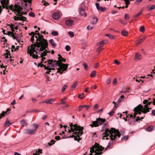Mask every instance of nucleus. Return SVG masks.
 <instances>
[{"instance_id": "obj_1", "label": "nucleus", "mask_w": 155, "mask_h": 155, "mask_svg": "<svg viewBox=\"0 0 155 155\" xmlns=\"http://www.w3.org/2000/svg\"><path fill=\"white\" fill-rule=\"evenodd\" d=\"M29 35L31 36V41L33 43L30 47H28L27 53L30 56L35 59H37L38 56L37 54L40 55V57L45 59L43 57L47 55V53L49 52L46 50L48 45L47 40L44 38L43 35L38 33V31H36L35 32H31Z\"/></svg>"}, {"instance_id": "obj_2", "label": "nucleus", "mask_w": 155, "mask_h": 155, "mask_svg": "<svg viewBox=\"0 0 155 155\" xmlns=\"http://www.w3.org/2000/svg\"><path fill=\"white\" fill-rule=\"evenodd\" d=\"M108 122H106L102 126L101 131H104L102 134V139L114 141L119 138L121 136L119 131L114 128H111L110 130L107 128Z\"/></svg>"}, {"instance_id": "obj_3", "label": "nucleus", "mask_w": 155, "mask_h": 155, "mask_svg": "<svg viewBox=\"0 0 155 155\" xmlns=\"http://www.w3.org/2000/svg\"><path fill=\"white\" fill-rule=\"evenodd\" d=\"M70 127H67V126H64V127L65 128V130L67 131V129H68V132L71 134L72 132V135L70 136L67 135V136L65 137L64 136H62L63 139L67 138L74 137V140L79 141L81 139L80 138V136H81L83 134V128L80 126L76 124H73L71 123L69 124Z\"/></svg>"}, {"instance_id": "obj_4", "label": "nucleus", "mask_w": 155, "mask_h": 155, "mask_svg": "<svg viewBox=\"0 0 155 155\" xmlns=\"http://www.w3.org/2000/svg\"><path fill=\"white\" fill-rule=\"evenodd\" d=\"M48 66H45V70H47L46 73L49 74L53 75L54 73H53L51 70H54L55 69L54 68H51V67H55L58 66L59 67V68L57 69V73H59L61 74L63 71L67 70L68 64H64L62 63L59 62L57 61H54L52 60H49L48 61L47 64Z\"/></svg>"}, {"instance_id": "obj_5", "label": "nucleus", "mask_w": 155, "mask_h": 155, "mask_svg": "<svg viewBox=\"0 0 155 155\" xmlns=\"http://www.w3.org/2000/svg\"><path fill=\"white\" fill-rule=\"evenodd\" d=\"M149 100H145L143 101V103L145 105L143 107L141 104H139L134 109V115L135 116L137 114L140 115L142 112L143 114V115L145 116V114L149 111V109H151V108L149 107V105L153 103L152 101L148 102Z\"/></svg>"}, {"instance_id": "obj_6", "label": "nucleus", "mask_w": 155, "mask_h": 155, "mask_svg": "<svg viewBox=\"0 0 155 155\" xmlns=\"http://www.w3.org/2000/svg\"><path fill=\"white\" fill-rule=\"evenodd\" d=\"M127 112L126 111L125 112H123V113L124 114V115H123L124 117H126V118H129V119L128 120L129 123L130 124H133L135 122H137L139 120H140L141 119H142L144 118V115H143L142 116L140 117L139 116L137 117L136 119L135 118L136 115L134 116V115H133V114H131L130 115L129 117L128 115H127Z\"/></svg>"}, {"instance_id": "obj_7", "label": "nucleus", "mask_w": 155, "mask_h": 155, "mask_svg": "<svg viewBox=\"0 0 155 155\" xmlns=\"http://www.w3.org/2000/svg\"><path fill=\"white\" fill-rule=\"evenodd\" d=\"M106 121L105 119H102L100 117L97 118L96 120L93 121L92 124L90 125V126L92 127H98L99 125H101L103 124Z\"/></svg>"}, {"instance_id": "obj_8", "label": "nucleus", "mask_w": 155, "mask_h": 155, "mask_svg": "<svg viewBox=\"0 0 155 155\" xmlns=\"http://www.w3.org/2000/svg\"><path fill=\"white\" fill-rule=\"evenodd\" d=\"M32 125L35 127V129H26L24 131L25 134L32 135L34 134L35 133L38 127V125L37 124H33Z\"/></svg>"}, {"instance_id": "obj_9", "label": "nucleus", "mask_w": 155, "mask_h": 155, "mask_svg": "<svg viewBox=\"0 0 155 155\" xmlns=\"http://www.w3.org/2000/svg\"><path fill=\"white\" fill-rule=\"evenodd\" d=\"M55 100L54 98H51L48 99L46 101H42L41 103H45L47 104H51L52 102H54L55 101Z\"/></svg>"}, {"instance_id": "obj_10", "label": "nucleus", "mask_w": 155, "mask_h": 155, "mask_svg": "<svg viewBox=\"0 0 155 155\" xmlns=\"http://www.w3.org/2000/svg\"><path fill=\"white\" fill-rule=\"evenodd\" d=\"M74 23V21L71 19H69L66 20L65 21V24L66 25L68 26H72Z\"/></svg>"}, {"instance_id": "obj_11", "label": "nucleus", "mask_w": 155, "mask_h": 155, "mask_svg": "<svg viewBox=\"0 0 155 155\" xmlns=\"http://www.w3.org/2000/svg\"><path fill=\"white\" fill-rule=\"evenodd\" d=\"M79 10L80 14L81 15L84 16V17H86L87 16V14L85 12V11L84 8H80Z\"/></svg>"}, {"instance_id": "obj_12", "label": "nucleus", "mask_w": 155, "mask_h": 155, "mask_svg": "<svg viewBox=\"0 0 155 155\" xmlns=\"http://www.w3.org/2000/svg\"><path fill=\"white\" fill-rule=\"evenodd\" d=\"M52 17L54 19L57 20L59 18L60 15L58 13L55 12L53 14Z\"/></svg>"}, {"instance_id": "obj_13", "label": "nucleus", "mask_w": 155, "mask_h": 155, "mask_svg": "<svg viewBox=\"0 0 155 155\" xmlns=\"http://www.w3.org/2000/svg\"><path fill=\"white\" fill-rule=\"evenodd\" d=\"M142 58V56L138 53H136L135 57L134 58V60L137 61L141 59Z\"/></svg>"}, {"instance_id": "obj_14", "label": "nucleus", "mask_w": 155, "mask_h": 155, "mask_svg": "<svg viewBox=\"0 0 155 155\" xmlns=\"http://www.w3.org/2000/svg\"><path fill=\"white\" fill-rule=\"evenodd\" d=\"M98 19L97 18L95 17H92L91 23V24L93 25L95 24L97 21Z\"/></svg>"}, {"instance_id": "obj_15", "label": "nucleus", "mask_w": 155, "mask_h": 155, "mask_svg": "<svg viewBox=\"0 0 155 155\" xmlns=\"http://www.w3.org/2000/svg\"><path fill=\"white\" fill-rule=\"evenodd\" d=\"M78 83V82L77 81L75 82L71 86L70 90L72 91H73L77 86Z\"/></svg>"}, {"instance_id": "obj_16", "label": "nucleus", "mask_w": 155, "mask_h": 155, "mask_svg": "<svg viewBox=\"0 0 155 155\" xmlns=\"http://www.w3.org/2000/svg\"><path fill=\"white\" fill-rule=\"evenodd\" d=\"M90 106L88 105H83L79 106V107L80 108H83L86 107V110H88L90 107Z\"/></svg>"}, {"instance_id": "obj_17", "label": "nucleus", "mask_w": 155, "mask_h": 155, "mask_svg": "<svg viewBox=\"0 0 155 155\" xmlns=\"http://www.w3.org/2000/svg\"><path fill=\"white\" fill-rule=\"evenodd\" d=\"M49 42L53 47H55L56 46V44L54 43V41L52 39L49 40Z\"/></svg>"}, {"instance_id": "obj_18", "label": "nucleus", "mask_w": 155, "mask_h": 155, "mask_svg": "<svg viewBox=\"0 0 155 155\" xmlns=\"http://www.w3.org/2000/svg\"><path fill=\"white\" fill-rule=\"evenodd\" d=\"M20 123L22 125V126L23 127L25 125H28V124L26 122L25 120H24L23 119L21 120L20 121Z\"/></svg>"}, {"instance_id": "obj_19", "label": "nucleus", "mask_w": 155, "mask_h": 155, "mask_svg": "<svg viewBox=\"0 0 155 155\" xmlns=\"http://www.w3.org/2000/svg\"><path fill=\"white\" fill-rule=\"evenodd\" d=\"M11 124L10 122L8 120H7L4 124V126L5 127H8Z\"/></svg>"}, {"instance_id": "obj_20", "label": "nucleus", "mask_w": 155, "mask_h": 155, "mask_svg": "<svg viewBox=\"0 0 155 155\" xmlns=\"http://www.w3.org/2000/svg\"><path fill=\"white\" fill-rule=\"evenodd\" d=\"M96 72L95 71H93L90 74V77L93 78L95 76Z\"/></svg>"}, {"instance_id": "obj_21", "label": "nucleus", "mask_w": 155, "mask_h": 155, "mask_svg": "<svg viewBox=\"0 0 155 155\" xmlns=\"http://www.w3.org/2000/svg\"><path fill=\"white\" fill-rule=\"evenodd\" d=\"M56 142V141H54V140H52L50 142H49L48 143V145L49 146H51L53 144H54L55 142Z\"/></svg>"}, {"instance_id": "obj_22", "label": "nucleus", "mask_w": 155, "mask_h": 155, "mask_svg": "<svg viewBox=\"0 0 155 155\" xmlns=\"http://www.w3.org/2000/svg\"><path fill=\"white\" fill-rule=\"evenodd\" d=\"M153 127L152 126H149L147 128V130L148 131H151L153 130Z\"/></svg>"}, {"instance_id": "obj_23", "label": "nucleus", "mask_w": 155, "mask_h": 155, "mask_svg": "<svg viewBox=\"0 0 155 155\" xmlns=\"http://www.w3.org/2000/svg\"><path fill=\"white\" fill-rule=\"evenodd\" d=\"M121 34L123 36H126L128 35V33L127 32L124 30L122 31Z\"/></svg>"}, {"instance_id": "obj_24", "label": "nucleus", "mask_w": 155, "mask_h": 155, "mask_svg": "<svg viewBox=\"0 0 155 155\" xmlns=\"http://www.w3.org/2000/svg\"><path fill=\"white\" fill-rule=\"evenodd\" d=\"M143 41V40L142 38H140L138 40L137 42V44H140Z\"/></svg>"}, {"instance_id": "obj_25", "label": "nucleus", "mask_w": 155, "mask_h": 155, "mask_svg": "<svg viewBox=\"0 0 155 155\" xmlns=\"http://www.w3.org/2000/svg\"><path fill=\"white\" fill-rule=\"evenodd\" d=\"M51 34L53 36H57L58 35V33L57 31H52L51 33Z\"/></svg>"}, {"instance_id": "obj_26", "label": "nucleus", "mask_w": 155, "mask_h": 155, "mask_svg": "<svg viewBox=\"0 0 155 155\" xmlns=\"http://www.w3.org/2000/svg\"><path fill=\"white\" fill-rule=\"evenodd\" d=\"M105 35L108 37L110 39H113L114 38L113 36L110 34H106Z\"/></svg>"}, {"instance_id": "obj_27", "label": "nucleus", "mask_w": 155, "mask_h": 155, "mask_svg": "<svg viewBox=\"0 0 155 155\" xmlns=\"http://www.w3.org/2000/svg\"><path fill=\"white\" fill-rule=\"evenodd\" d=\"M140 31L142 32H143L145 31V28L144 26H142L140 27Z\"/></svg>"}, {"instance_id": "obj_28", "label": "nucleus", "mask_w": 155, "mask_h": 155, "mask_svg": "<svg viewBox=\"0 0 155 155\" xmlns=\"http://www.w3.org/2000/svg\"><path fill=\"white\" fill-rule=\"evenodd\" d=\"M68 87V85L67 84H65L62 88L61 91L63 92L64 90Z\"/></svg>"}, {"instance_id": "obj_29", "label": "nucleus", "mask_w": 155, "mask_h": 155, "mask_svg": "<svg viewBox=\"0 0 155 155\" xmlns=\"http://www.w3.org/2000/svg\"><path fill=\"white\" fill-rule=\"evenodd\" d=\"M10 110V109L8 108L6 111L5 112H4V111L2 112V113H4L5 114H5H8L9 113V112Z\"/></svg>"}, {"instance_id": "obj_30", "label": "nucleus", "mask_w": 155, "mask_h": 155, "mask_svg": "<svg viewBox=\"0 0 155 155\" xmlns=\"http://www.w3.org/2000/svg\"><path fill=\"white\" fill-rule=\"evenodd\" d=\"M29 15L30 16L33 17H34L35 16V15L34 13L32 12H31L29 13Z\"/></svg>"}, {"instance_id": "obj_31", "label": "nucleus", "mask_w": 155, "mask_h": 155, "mask_svg": "<svg viewBox=\"0 0 155 155\" xmlns=\"http://www.w3.org/2000/svg\"><path fill=\"white\" fill-rule=\"evenodd\" d=\"M124 18L126 20H128L129 19V16L128 14H125L124 15Z\"/></svg>"}, {"instance_id": "obj_32", "label": "nucleus", "mask_w": 155, "mask_h": 155, "mask_svg": "<svg viewBox=\"0 0 155 155\" xmlns=\"http://www.w3.org/2000/svg\"><path fill=\"white\" fill-rule=\"evenodd\" d=\"M141 15V12H139V13L137 14L134 15L133 16V18H134L137 17L140 15Z\"/></svg>"}, {"instance_id": "obj_33", "label": "nucleus", "mask_w": 155, "mask_h": 155, "mask_svg": "<svg viewBox=\"0 0 155 155\" xmlns=\"http://www.w3.org/2000/svg\"><path fill=\"white\" fill-rule=\"evenodd\" d=\"M83 65L84 67V69L85 70H87L88 69V66L87 64L86 63H84Z\"/></svg>"}, {"instance_id": "obj_34", "label": "nucleus", "mask_w": 155, "mask_h": 155, "mask_svg": "<svg viewBox=\"0 0 155 155\" xmlns=\"http://www.w3.org/2000/svg\"><path fill=\"white\" fill-rule=\"evenodd\" d=\"M68 34L71 37H73L74 36V34L73 32L70 31L68 32Z\"/></svg>"}, {"instance_id": "obj_35", "label": "nucleus", "mask_w": 155, "mask_h": 155, "mask_svg": "<svg viewBox=\"0 0 155 155\" xmlns=\"http://www.w3.org/2000/svg\"><path fill=\"white\" fill-rule=\"evenodd\" d=\"M112 103L114 104V105L113 107V109L114 110H115L117 107L118 106L117 105H116V103L115 102H113Z\"/></svg>"}, {"instance_id": "obj_36", "label": "nucleus", "mask_w": 155, "mask_h": 155, "mask_svg": "<svg viewBox=\"0 0 155 155\" xmlns=\"http://www.w3.org/2000/svg\"><path fill=\"white\" fill-rule=\"evenodd\" d=\"M66 100V98H63V99H62V100H61V103H62V104H65V103Z\"/></svg>"}, {"instance_id": "obj_37", "label": "nucleus", "mask_w": 155, "mask_h": 155, "mask_svg": "<svg viewBox=\"0 0 155 155\" xmlns=\"http://www.w3.org/2000/svg\"><path fill=\"white\" fill-rule=\"evenodd\" d=\"M65 49L67 51H69L70 49V47L69 45H66L65 47Z\"/></svg>"}, {"instance_id": "obj_38", "label": "nucleus", "mask_w": 155, "mask_h": 155, "mask_svg": "<svg viewBox=\"0 0 155 155\" xmlns=\"http://www.w3.org/2000/svg\"><path fill=\"white\" fill-rule=\"evenodd\" d=\"M105 44L104 41H101L97 43V45H102Z\"/></svg>"}, {"instance_id": "obj_39", "label": "nucleus", "mask_w": 155, "mask_h": 155, "mask_svg": "<svg viewBox=\"0 0 155 155\" xmlns=\"http://www.w3.org/2000/svg\"><path fill=\"white\" fill-rule=\"evenodd\" d=\"M95 5L97 8L98 10H100V7H99V4L98 3H96Z\"/></svg>"}, {"instance_id": "obj_40", "label": "nucleus", "mask_w": 155, "mask_h": 155, "mask_svg": "<svg viewBox=\"0 0 155 155\" xmlns=\"http://www.w3.org/2000/svg\"><path fill=\"white\" fill-rule=\"evenodd\" d=\"M155 8V5H153L149 8V10H153V9H154Z\"/></svg>"}, {"instance_id": "obj_41", "label": "nucleus", "mask_w": 155, "mask_h": 155, "mask_svg": "<svg viewBox=\"0 0 155 155\" xmlns=\"http://www.w3.org/2000/svg\"><path fill=\"white\" fill-rule=\"evenodd\" d=\"M98 105L97 104H95L94 106V110H96L98 109Z\"/></svg>"}, {"instance_id": "obj_42", "label": "nucleus", "mask_w": 155, "mask_h": 155, "mask_svg": "<svg viewBox=\"0 0 155 155\" xmlns=\"http://www.w3.org/2000/svg\"><path fill=\"white\" fill-rule=\"evenodd\" d=\"M58 61H60L63 58L61 56V55L60 54H58Z\"/></svg>"}, {"instance_id": "obj_43", "label": "nucleus", "mask_w": 155, "mask_h": 155, "mask_svg": "<svg viewBox=\"0 0 155 155\" xmlns=\"http://www.w3.org/2000/svg\"><path fill=\"white\" fill-rule=\"evenodd\" d=\"M111 81V79L110 78H109L107 79L106 81V83L107 84H109Z\"/></svg>"}, {"instance_id": "obj_44", "label": "nucleus", "mask_w": 155, "mask_h": 155, "mask_svg": "<svg viewBox=\"0 0 155 155\" xmlns=\"http://www.w3.org/2000/svg\"><path fill=\"white\" fill-rule=\"evenodd\" d=\"M102 48V46H100L97 49V52H98Z\"/></svg>"}, {"instance_id": "obj_45", "label": "nucleus", "mask_w": 155, "mask_h": 155, "mask_svg": "<svg viewBox=\"0 0 155 155\" xmlns=\"http://www.w3.org/2000/svg\"><path fill=\"white\" fill-rule=\"evenodd\" d=\"M106 9V8H105L103 7H100V10L102 12H104V10Z\"/></svg>"}, {"instance_id": "obj_46", "label": "nucleus", "mask_w": 155, "mask_h": 155, "mask_svg": "<svg viewBox=\"0 0 155 155\" xmlns=\"http://www.w3.org/2000/svg\"><path fill=\"white\" fill-rule=\"evenodd\" d=\"M114 113V111H112L111 112H110L109 113H107V114H109L110 116H113Z\"/></svg>"}, {"instance_id": "obj_47", "label": "nucleus", "mask_w": 155, "mask_h": 155, "mask_svg": "<svg viewBox=\"0 0 155 155\" xmlns=\"http://www.w3.org/2000/svg\"><path fill=\"white\" fill-rule=\"evenodd\" d=\"M117 83V81L116 78L114 79L113 81V84L114 85H115Z\"/></svg>"}, {"instance_id": "obj_48", "label": "nucleus", "mask_w": 155, "mask_h": 155, "mask_svg": "<svg viewBox=\"0 0 155 155\" xmlns=\"http://www.w3.org/2000/svg\"><path fill=\"white\" fill-rule=\"evenodd\" d=\"M97 87V86L96 85L91 86V88L92 89H96Z\"/></svg>"}, {"instance_id": "obj_49", "label": "nucleus", "mask_w": 155, "mask_h": 155, "mask_svg": "<svg viewBox=\"0 0 155 155\" xmlns=\"http://www.w3.org/2000/svg\"><path fill=\"white\" fill-rule=\"evenodd\" d=\"M114 63L117 64V65H118L120 64V62L118 61L117 60H115L114 61Z\"/></svg>"}, {"instance_id": "obj_50", "label": "nucleus", "mask_w": 155, "mask_h": 155, "mask_svg": "<svg viewBox=\"0 0 155 155\" xmlns=\"http://www.w3.org/2000/svg\"><path fill=\"white\" fill-rule=\"evenodd\" d=\"M47 118V116L45 115H44L41 118L42 120H44L46 119Z\"/></svg>"}, {"instance_id": "obj_51", "label": "nucleus", "mask_w": 155, "mask_h": 155, "mask_svg": "<svg viewBox=\"0 0 155 155\" xmlns=\"http://www.w3.org/2000/svg\"><path fill=\"white\" fill-rule=\"evenodd\" d=\"M98 63H96L94 66V68H97L98 66Z\"/></svg>"}, {"instance_id": "obj_52", "label": "nucleus", "mask_w": 155, "mask_h": 155, "mask_svg": "<svg viewBox=\"0 0 155 155\" xmlns=\"http://www.w3.org/2000/svg\"><path fill=\"white\" fill-rule=\"evenodd\" d=\"M128 136H125L124 137V139L126 141L128 139Z\"/></svg>"}, {"instance_id": "obj_53", "label": "nucleus", "mask_w": 155, "mask_h": 155, "mask_svg": "<svg viewBox=\"0 0 155 155\" xmlns=\"http://www.w3.org/2000/svg\"><path fill=\"white\" fill-rule=\"evenodd\" d=\"M15 46H14V45H12V47H11L12 51V52L13 51H14V50L15 49Z\"/></svg>"}, {"instance_id": "obj_54", "label": "nucleus", "mask_w": 155, "mask_h": 155, "mask_svg": "<svg viewBox=\"0 0 155 155\" xmlns=\"http://www.w3.org/2000/svg\"><path fill=\"white\" fill-rule=\"evenodd\" d=\"M93 28V27H91L89 25H88L87 27V29L88 30H91Z\"/></svg>"}, {"instance_id": "obj_55", "label": "nucleus", "mask_w": 155, "mask_h": 155, "mask_svg": "<svg viewBox=\"0 0 155 155\" xmlns=\"http://www.w3.org/2000/svg\"><path fill=\"white\" fill-rule=\"evenodd\" d=\"M60 137L59 136H55V139L57 140H60Z\"/></svg>"}, {"instance_id": "obj_56", "label": "nucleus", "mask_w": 155, "mask_h": 155, "mask_svg": "<svg viewBox=\"0 0 155 155\" xmlns=\"http://www.w3.org/2000/svg\"><path fill=\"white\" fill-rule=\"evenodd\" d=\"M81 94H79L78 96V98H80L81 99H83L84 97V96H82L81 97Z\"/></svg>"}, {"instance_id": "obj_57", "label": "nucleus", "mask_w": 155, "mask_h": 155, "mask_svg": "<svg viewBox=\"0 0 155 155\" xmlns=\"http://www.w3.org/2000/svg\"><path fill=\"white\" fill-rule=\"evenodd\" d=\"M63 61L64 62H65L66 61V59H64V58H63L60 61H59V62H60L61 63V62Z\"/></svg>"}, {"instance_id": "obj_58", "label": "nucleus", "mask_w": 155, "mask_h": 155, "mask_svg": "<svg viewBox=\"0 0 155 155\" xmlns=\"http://www.w3.org/2000/svg\"><path fill=\"white\" fill-rule=\"evenodd\" d=\"M126 92H128V91L127 90H125V91H123V90L122 91H121L120 93H126Z\"/></svg>"}, {"instance_id": "obj_59", "label": "nucleus", "mask_w": 155, "mask_h": 155, "mask_svg": "<svg viewBox=\"0 0 155 155\" xmlns=\"http://www.w3.org/2000/svg\"><path fill=\"white\" fill-rule=\"evenodd\" d=\"M110 143H111V142H109V143L107 146V147L105 148V150H106L108 148V147H110Z\"/></svg>"}, {"instance_id": "obj_60", "label": "nucleus", "mask_w": 155, "mask_h": 155, "mask_svg": "<svg viewBox=\"0 0 155 155\" xmlns=\"http://www.w3.org/2000/svg\"><path fill=\"white\" fill-rule=\"evenodd\" d=\"M117 13V11L115 10H113L112 11V13L113 14H115Z\"/></svg>"}, {"instance_id": "obj_61", "label": "nucleus", "mask_w": 155, "mask_h": 155, "mask_svg": "<svg viewBox=\"0 0 155 155\" xmlns=\"http://www.w3.org/2000/svg\"><path fill=\"white\" fill-rule=\"evenodd\" d=\"M5 116V114L4 113H2L1 115H0V119L2 117H4Z\"/></svg>"}, {"instance_id": "obj_62", "label": "nucleus", "mask_w": 155, "mask_h": 155, "mask_svg": "<svg viewBox=\"0 0 155 155\" xmlns=\"http://www.w3.org/2000/svg\"><path fill=\"white\" fill-rule=\"evenodd\" d=\"M152 114L153 115L155 116V110H153L152 111Z\"/></svg>"}, {"instance_id": "obj_63", "label": "nucleus", "mask_w": 155, "mask_h": 155, "mask_svg": "<svg viewBox=\"0 0 155 155\" xmlns=\"http://www.w3.org/2000/svg\"><path fill=\"white\" fill-rule=\"evenodd\" d=\"M15 104V100H14L11 103V104L12 105H14Z\"/></svg>"}, {"instance_id": "obj_64", "label": "nucleus", "mask_w": 155, "mask_h": 155, "mask_svg": "<svg viewBox=\"0 0 155 155\" xmlns=\"http://www.w3.org/2000/svg\"><path fill=\"white\" fill-rule=\"evenodd\" d=\"M40 66L41 67H42L44 66V65L43 64H41L40 63H39L38 64V66Z\"/></svg>"}]
</instances>
